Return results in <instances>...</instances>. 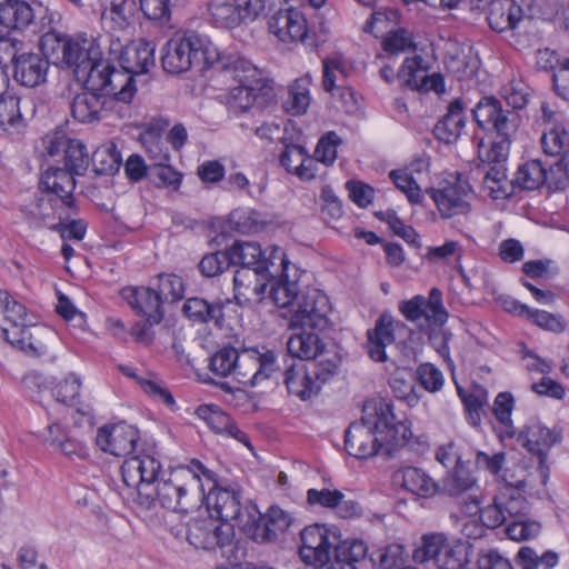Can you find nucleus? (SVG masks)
Here are the masks:
<instances>
[{
  "mask_svg": "<svg viewBox=\"0 0 569 569\" xmlns=\"http://www.w3.org/2000/svg\"><path fill=\"white\" fill-rule=\"evenodd\" d=\"M214 472L200 461L173 470L168 479H159L151 487V497L142 498L141 505L151 509L160 506L174 512H189L201 506L204 499L203 480H212Z\"/></svg>",
  "mask_w": 569,
  "mask_h": 569,
  "instance_id": "3",
  "label": "nucleus"
},
{
  "mask_svg": "<svg viewBox=\"0 0 569 569\" xmlns=\"http://www.w3.org/2000/svg\"><path fill=\"white\" fill-rule=\"evenodd\" d=\"M476 487L477 479L469 472L466 465H460L442 479L440 492L449 497H460Z\"/></svg>",
  "mask_w": 569,
  "mask_h": 569,
  "instance_id": "43",
  "label": "nucleus"
},
{
  "mask_svg": "<svg viewBox=\"0 0 569 569\" xmlns=\"http://www.w3.org/2000/svg\"><path fill=\"white\" fill-rule=\"evenodd\" d=\"M312 78L309 73L298 78L289 89V98L287 100V110L299 116L307 111L310 104V86Z\"/></svg>",
  "mask_w": 569,
  "mask_h": 569,
  "instance_id": "49",
  "label": "nucleus"
},
{
  "mask_svg": "<svg viewBox=\"0 0 569 569\" xmlns=\"http://www.w3.org/2000/svg\"><path fill=\"white\" fill-rule=\"evenodd\" d=\"M264 10V0H224L213 1L209 11L213 23L220 28L232 29L246 20L256 19Z\"/></svg>",
  "mask_w": 569,
  "mask_h": 569,
  "instance_id": "19",
  "label": "nucleus"
},
{
  "mask_svg": "<svg viewBox=\"0 0 569 569\" xmlns=\"http://www.w3.org/2000/svg\"><path fill=\"white\" fill-rule=\"evenodd\" d=\"M290 361L284 369V383L288 391L301 400L316 396L320 388L310 372L309 363L296 359H290Z\"/></svg>",
  "mask_w": 569,
  "mask_h": 569,
  "instance_id": "30",
  "label": "nucleus"
},
{
  "mask_svg": "<svg viewBox=\"0 0 569 569\" xmlns=\"http://www.w3.org/2000/svg\"><path fill=\"white\" fill-rule=\"evenodd\" d=\"M389 178L393 184L403 192L411 204H419L423 200V194L413 179L412 174L407 169H397L389 172Z\"/></svg>",
  "mask_w": 569,
  "mask_h": 569,
  "instance_id": "58",
  "label": "nucleus"
},
{
  "mask_svg": "<svg viewBox=\"0 0 569 569\" xmlns=\"http://www.w3.org/2000/svg\"><path fill=\"white\" fill-rule=\"evenodd\" d=\"M270 31L283 42L303 41L307 37V21L297 9L280 10L269 20Z\"/></svg>",
  "mask_w": 569,
  "mask_h": 569,
  "instance_id": "27",
  "label": "nucleus"
},
{
  "mask_svg": "<svg viewBox=\"0 0 569 569\" xmlns=\"http://www.w3.org/2000/svg\"><path fill=\"white\" fill-rule=\"evenodd\" d=\"M349 66L345 57L335 52L322 60V86L327 92H331L337 88V73L347 77L349 73Z\"/></svg>",
  "mask_w": 569,
  "mask_h": 569,
  "instance_id": "55",
  "label": "nucleus"
},
{
  "mask_svg": "<svg viewBox=\"0 0 569 569\" xmlns=\"http://www.w3.org/2000/svg\"><path fill=\"white\" fill-rule=\"evenodd\" d=\"M335 559L329 569H357L356 562L366 557L367 547L362 541H340L333 546Z\"/></svg>",
  "mask_w": 569,
  "mask_h": 569,
  "instance_id": "45",
  "label": "nucleus"
},
{
  "mask_svg": "<svg viewBox=\"0 0 569 569\" xmlns=\"http://www.w3.org/2000/svg\"><path fill=\"white\" fill-rule=\"evenodd\" d=\"M503 480L506 485L496 493L502 508L507 522L522 518L528 510V501L519 490L526 488L525 479L513 480L509 476V470L505 471Z\"/></svg>",
  "mask_w": 569,
  "mask_h": 569,
  "instance_id": "29",
  "label": "nucleus"
},
{
  "mask_svg": "<svg viewBox=\"0 0 569 569\" xmlns=\"http://www.w3.org/2000/svg\"><path fill=\"white\" fill-rule=\"evenodd\" d=\"M109 102L107 94L83 91L72 98L70 111L73 119L80 123L98 122L107 116Z\"/></svg>",
  "mask_w": 569,
  "mask_h": 569,
  "instance_id": "28",
  "label": "nucleus"
},
{
  "mask_svg": "<svg viewBox=\"0 0 569 569\" xmlns=\"http://www.w3.org/2000/svg\"><path fill=\"white\" fill-rule=\"evenodd\" d=\"M299 555L309 566L323 567L330 561L331 549L339 542V531L336 527L326 525H311L301 533Z\"/></svg>",
  "mask_w": 569,
  "mask_h": 569,
  "instance_id": "8",
  "label": "nucleus"
},
{
  "mask_svg": "<svg viewBox=\"0 0 569 569\" xmlns=\"http://www.w3.org/2000/svg\"><path fill=\"white\" fill-rule=\"evenodd\" d=\"M212 70L226 82L238 83L229 89L226 101L232 117L239 118L241 121L260 113V109L254 103L260 96L268 97L272 89L267 84V80L262 78L258 68L240 56L223 54L212 63Z\"/></svg>",
  "mask_w": 569,
  "mask_h": 569,
  "instance_id": "2",
  "label": "nucleus"
},
{
  "mask_svg": "<svg viewBox=\"0 0 569 569\" xmlns=\"http://www.w3.org/2000/svg\"><path fill=\"white\" fill-rule=\"evenodd\" d=\"M242 523H247V526H239L242 530L247 531L251 535V538L257 542H269L277 539V533L274 529H270V522L263 515H258L256 517L254 513H251L250 510H247V519H242Z\"/></svg>",
  "mask_w": 569,
  "mask_h": 569,
  "instance_id": "57",
  "label": "nucleus"
},
{
  "mask_svg": "<svg viewBox=\"0 0 569 569\" xmlns=\"http://www.w3.org/2000/svg\"><path fill=\"white\" fill-rule=\"evenodd\" d=\"M267 279L263 272H258L253 268H239L236 270L233 276V299L240 306L251 300L250 293L254 297H259L266 292L268 284L260 281Z\"/></svg>",
  "mask_w": 569,
  "mask_h": 569,
  "instance_id": "40",
  "label": "nucleus"
},
{
  "mask_svg": "<svg viewBox=\"0 0 569 569\" xmlns=\"http://www.w3.org/2000/svg\"><path fill=\"white\" fill-rule=\"evenodd\" d=\"M400 322H396L388 313H382L376 321L375 328L368 330L367 351L369 357L378 362L387 360L386 348L392 345L395 338V327Z\"/></svg>",
  "mask_w": 569,
  "mask_h": 569,
  "instance_id": "32",
  "label": "nucleus"
},
{
  "mask_svg": "<svg viewBox=\"0 0 569 569\" xmlns=\"http://www.w3.org/2000/svg\"><path fill=\"white\" fill-rule=\"evenodd\" d=\"M66 209L60 201L50 194L43 192L34 194V198L23 206L22 212L37 227L54 224L58 220V213Z\"/></svg>",
  "mask_w": 569,
  "mask_h": 569,
  "instance_id": "36",
  "label": "nucleus"
},
{
  "mask_svg": "<svg viewBox=\"0 0 569 569\" xmlns=\"http://www.w3.org/2000/svg\"><path fill=\"white\" fill-rule=\"evenodd\" d=\"M230 256L231 266L240 268H253L258 271L261 262L262 250L260 244L252 241H236L227 249Z\"/></svg>",
  "mask_w": 569,
  "mask_h": 569,
  "instance_id": "46",
  "label": "nucleus"
},
{
  "mask_svg": "<svg viewBox=\"0 0 569 569\" xmlns=\"http://www.w3.org/2000/svg\"><path fill=\"white\" fill-rule=\"evenodd\" d=\"M399 311L410 322L425 319L436 326L445 325L449 316L442 302V293L438 288H432L427 298L417 295L409 300L401 301Z\"/></svg>",
  "mask_w": 569,
  "mask_h": 569,
  "instance_id": "17",
  "label": "nucleus"
},
{
  "mask_svg": "<svg viewBox=\"0 0 569 569\" xmlns=\"http://www.w3.org/2000/svg\"><path fill=\"white\" fill-rule=\"evenodd\" d=\"M319 331V329L301 328V332L292 335L287 342L290 359L311 361L323 352L327 348Z\"/></svg>",
  "mask_w": 569,
  "mask_h": 569,
  "instance_id": "38",
  "label": "nucleus"
},
{
  "mask_svg": "<svg viewBox=\"0 0 569 569\" xmlns=\"http://www.w3.org/2000/svg\"><path fill=\"white\" fill-rule=\"evenodd\" d=\"M91 161L97 174L108 176L118 172L122 160L114 144H104L93 151Z\"/></svg>",
  "mask_w": 569,
  "mask_h": 569,
  "instance_id": "50",
  "label": "nucleus"
},
{
  "mask_svg": "<svg viewBox=\"0 0 569 569\" xmlns=\"http://www.w3.org/2000/svg\"><path fill=\"white\" fill-rule=\"evenodd\" d=\"M412 557L418 563L433 561L439 569H467L468 546L449 541L442 533H429L422 536Z\"/></svg>",
  "mask_w": 569,
  "mask_h": 569,
  "instance_id": "4",
  "label": "nucleus"
},
{
  "mask_svg": "<svg viewBox=\"0 0 569 569\" xmlns=\"http://www.w3.org/2000/svg\"><path fill=\"white\" fill-rule=\"evenodd\" d=\"M539 124L541 127L540 146L545 154L559 157L569 151V121L562 112L542 102Z\"/></svg>",
  "mask_w": 569,
  "mask_h": 569,
  "instance_id": "11",
  "label": "nucleus"
},
{
  "mask_svg": "<svg viewBox=\"0 0 569 569\" xmlns=\"http://www.w3.org/2000/svg\"><path fill=\"white\" fill-rule=\"evenodd\" d=\"M230 300L208 301L203 298L192 297L186 300L182 307L183 315L193 322L209 323L221 328L224 321L223 309Z\"/></svg>",
  "mask_w": 569,
  "mask_h": 569,
  "instance_id": "34",
  "label": "nucleus"
},
{
  "mask_svg": "<svg viewBox=\"0 0 569 569\" xmlns=\"http://www.w3.org/2000/svg\"><path fill=\"white\" fill-rule=\"evenodd\" d=\"M123 297L137 313L146 317L150 325L160 323L163 319V302L154 287L124 289Z\"/></svg>",
  "mask_w": 569,
  "mask_h": 569,
  "instance_id": "26",
  "label": "nucleus"
},
{
  "mask_svg": "<svg viewBox=\"0 0 569 569\" xmlns=\"http://www.w3.org/2000/svg\"><path fill=\"white\" fill-rule=\"evenodd\" d=\"M161 463L150 455H134L121 466L122 480L137 490L139 499L151 497V487L159 478Z\"/></svg>",
  "mask_w": 569,
  "mask_h": 569,
  "instance_id": "14",
  "label": "nucleus"
},
{
  "mask_svg": "<svg viewBox=\"0 0 569 569\" xmlns=\"http://www.w3.org/2000/svg\"><path fill=\"white\" fill-rule=\"evenodd\" d=\"M307 502L311 507L335 510L341 518L359 517L362 513L361 506L337 490L330 488H311L307 491Z\"/></svg>",
  "mask_w": 569,
  "mask_h": 569,
  "instance_id": "24",
  "label": "nucleus"
},
{
  "mask_svg": "<svg viewBox=\"0 0 569 569\" xmlns=\"http://www.w3.org/2000/svg\"><path fill=\"white\" fill-rule=\"evenodd\" d=\"M21 102V98L8 91L0 97V127L3 130L19 132L26 127Z\"/></svg>",
  "mask_w": 569,
  "mask_h": 569,
  "instance_id": "42",
  "label": "nucleus"
},
{
  "mask_svg": "<svg viewBox=\"0 0 569 569\" xmlns=\"http://www.w3.org/2000/svg\"><path fill=\"white\" fill-rule=\"evenodd\" d=\"M44 144L48 154L51 157L63 153L64 168L77 176L84 174L90 163V156L81 140L64 134H54L47 136Z\"/></svg>",
  "mask_w": 569,
  "mask_h": 569,
  "instance_id": "23",
  "label": "nucleus"
},
{
  "mask_svg": "<svg viewBox=\"0 0 569 569\" xmlns=\"http://www.w3.org/2000/svg\"><path fill=\"white\" fill-rule=\"evenodd\" d=\"M308 363L310 366V372L313 375V379L321 389L323 383L338 373L341 365V357L336 349H326Z\"/></svg>",
  "mask_w": 569,
  "mask_h": 569,
  "instance_id": "44",
  "label": "nucleus"
},
{
  "mask_svg": "<svg viewBox=\"0 0 569 569\" xmlns=\"http://www.w3.org/2000/svg\"><path fill=\"white\" fill-rule=\"evenodd\" d=\"M18 41H0V52L10 57L13 79L27 88H36L47 81L50 62L42 52L26 51Z\"/></svg>",
  "mask_w": 569,
  "mask_h": 569,
  "instance_id": "5",
  "label": "nucleus"
},
{
  "mask_svg": "<svg viewBox=\"0 0 569 569\" xmlns=\"http://www.w3.org/2000/svg\"><path fill=\"white\" fill-rule=\"evenodd\" d=\"M234 525L221 523L212 516L193 519L188 523L187 540L198 549L212 550L219 548L221 553L234 548Z\"/></svg>",
  "mask_w": 569,
  "mask_h": 569,
  "instance_id": "7",
  "label": "nucleus"
},
{
  "mask_svg": "<svg viewBox=\"0 0 569 569\" xmlns=\"http://www.w3.org/2000/svg\"><path fill=\"white\" fill-rule=\"evenodd\" d=\"M231 267L228 250L206 254L199 262L200 272L208 278L217 277Z\"/></svg>",
  "mask_w": 569,
  "mask_h": 569,
  "instance_id": "64",
  "label": "nucleus"
},
{
  "mask_svg": "<svg viewBox=\"0 0 569 569\" xmlns=\"http://www.w3.org/2000/svg\"><path fill=\"white\" fill-rule=\"evenodd\" d=\"M237 359L238 350L232 347H224L210 358L209 368L211 372L219 377H228L234 375Z\"/></svg>",
  "mask_w": 569,
  "mask_h": 569,
  "instance_id": "61",
  "label": "nucleus"
},
{
  "mask_svg": "<svg viewBox=\"0 0 569 569\" xmlns=\"http://www.w3.org/2000/svg\"><path fill=\"white\" fill-rule=\"evenodd\" d=\"M515 407V399L510 392H499L493 401V415L498 422L506 429L509 438L515 436V427L511 413Z\"/></svg>",
  "mask_w": 569,
  "mask_h": 569,
  "instance_id": "60",
  "label": "nucleus"
},
{
  "mask_svg": "<svg viewBox=\"0 0 569 569\" xmlns=\"http://www.w3.org/2000/svg\"><path fill=\"white\" fill-rule=\"evenodd\" d=\"M268 280L269 297L272 301L280 308L293 307L300 293L298 273L295 277L293 271H289Z\"/></svg>",
  "mask_w": 569,
  "mask_h": 569,
  "instance_id": "41",
  "label": "nucleus"
},
{
  "mask_svg": "<svg viewBox=\"0 0 569 569\" xmlns=\"http://www.w3.org/2000/svg\"><path fill=\"white\" fill-rule=\"evenodd\" d=\"M156 290L163 303L177 302L184 296V283L177 274L160 273L157 277Z\"/></svg>",
  "mask_w": 569,
  "mask_h": 569,
  "instance_id": "56",
  "label": "nucleus"
},
{
  "mask_svg": "<svg viewBox=\"0 0 569 569\" xmlns=\"http://www.w3.org/2000/svg\"><path fill=\"white\" fill-rule=\"evenodd\" d=\"M139 430L124 421L107 423L98 428L96 443L99 449L114 457H127L137 451Z\"/></svg>",
  "mask_w": 569,
  "mask_h": 569,
  "instance_id": "15",
  "label": "nucleus"
},
{
  "mask_svg": "<svg viewBox=\"0 0 569 569\" xmlns=\"http://www.w3.org/2000/svg\"><path fill=\"white\" fill-rule=\"evenodd\" d=\"M208 486V493H204L203 502L208 510L217 517L221 523H231L234 521L237 526H247L242 523L244 513L241 507V495L234 487H221L218 485L216 475L212 480H203Z\"/></svg>",
  "mask_w": 569,
  "mask_h": 569,
  "instance_id": "10",
  "label": "nucleus"
},
{
  "mask_svg": "<svg viewBox=\"0 0 569 569\" xmlns=\"http://www.w3.org/2000/svg\"><path fill=\"white\" fill-rule=\"evenodd\" d=\"M126 0L112 2L110 8L101 14V21L104 28L111 31H123L130 24V10H128Z\"/></svg>",
  "mask_w": 569,
  "mask_h": 569,
  "instance_id": "59",
  "label": "nucleus"
},
{
  "mask_svg": "<svg viewBox=\"0 0 569 569\" xmlns=\"http://www.w3.org/2000/svg\"><path fill=\"white\" fill-rule=\"evenodd\" d=\"M34 14L32 8L23 1L11 0V2L0 8V20L10 29H23L33 21Z\"/></svg>",
  "mask_w": 569,
  "mask_h": 569,
  "instance_id": "47",
  "label": "nucleus"
},
{
  "mask_svg": "<svg viewBox=\"0 0 569 569\" xmlns=\"http://www.w3.org/2000/svg\"><path fill=\"white\" fill-rule=\"evenodd\" d=\"M203 56L202 39L194 32L173 37L162 49L161 62L164 71L178 74L188 71Z\"/></svg>",
  "mask_w": 569,
  "mask_h": 569,
  "instance_id": "9",
  "label": "nucleus"
},
{
  "mask_svg": "<svg viewBox=\"0 0 569 569\" xmlns=\"http://www.w3.org/2000/svg\"><path fill=\"white\" fill-rule=\"evenodd\" d=\"M80 378L74 373H69L64 379L57 382L51 391L57 401L74 406L80 393Z\"/></svg>",
  "mask_w": 569,
  "mask_h": 569,
  "instance_id": "62",
  "label": "nucleus"
},
{
  "mask_svg": "<svg viewBox=\"0 0 569 569\" xmlns=\"http://www.w3.org/2000/svg\"><path fill=\"white\" fill-rule=\"evenodd\" d=\"M196 415L216 433H226L238 441L250 446L247 435L234 425L231 417L216 405H201Z\"/></svg>",
  "mask_w": 569,
  "mask_h": 569,
  "instance_id": "37",
  "label": "nucleus"
},
{
  "mask_svg": "<svg viewBox=\"0 0 569 569\" xmlns=\"http://www.w3.org/2000/svg\"><path fill=\"white\" fill-rule=\"evenodd\" d=\"M410 437V428L396 420L392 405L383 398H372L363 403L361 420L346 430L345 446L358 459L379 453L391 457Z\"/></svg>",
  "mask_w": 569,
  "mask_h": 569,
  "instance_id": "1",
  "label": "nucleus"
},
{
  "mask_svg": "<svg viewBox=\"0 0 569 569\" xmlns=\"http://www.w3.org/2000/svg\"><path fill=\"white\" fill-rule=\"evenodd\" d=\"M279 271L280 273L293 271L295 277L298 273L297 267L288 260L283 249L280 247H273L269 257L266 258L262 254L258 272H263L268 279L274 278Z\"/></svg>",
  "mask_w": 569,
  "mask_h": 569,
  "instance_id": "54",
  "label": "nucleus"
},
{
  "mask_svg": "<svg viewBox=\"0 0 569 569\" xmlns=\"http://www.w3.org/2000/svg\"><path fill=\"white\" fill-rule=\"evenodd\" d=\"M149 181L157 188H168L177 191L182 182V173L169 164V161L151 163Z\"/></svg>",
  "mask_w": 569,
  "mask_h": 569,
  "instance_id": "53",
  "label": "nucleus"
},
{
  "mask_svg": "<svg viewBox=\"0 0 569 569\" xmlns=\"http://www.w3.org/2000/svg\"><path fill=\"white\" fill-rule=\"evenodd\" d=\"M426 192L435 201L442 218L467 214L471 209L469 203L471 187L460 173L438 188L427 189Z\"/></svg>",
  "mask_w": 569,
  "mask_h": 569,
  "instance_id": "12",
  "label": "nucleus"
},
{
  "mask_svg": "<svg viewBox=\"0 0 569 569\" xmlns=\"http://www.w3.org/2000/svg\"><path fill=\"white\" fill-rule=\"evenodd\" d=\"M393 482L420 498H430L440 492V486L422 469L405 467L393 473Z\"/></svg>",
  "mask_w": 569,
  "mask_h": 569,
  "instance_id": "31",
  "label": "nucleus"
},
{
  "mask_svg": "<svg viewBox=\"0 0 569 569\" xmlns=\"http://www.w3.org/2000/svg\"><path fill=\"white\" fill-rule=\"evenodd\" d=\"M477 124L482 129H492L498 136L510 137L517 129L518 116L503 109L496 97H483L472 109Z\"/></svg>",
  "mask_w": 569,
  "mask_h": 569,
  "instance_id": "16",
  "label": "nucleus"
},
{
  "mask_svg": "<svg viewBox=\"0 0 569 569\" xmlns=\"http://www.w3.org/2000/svg\"><path fill=\"white\" fill-rule=\"evenodd\" d=\"M74 172L67 168L50 167L41 176L40 186L43 191L58 199L66 210L72 209L76 189Z\"/></svg>",
  "mask_w": 569,
  "mask_h": 569,
  "instance_id": "25",
  "label": "nucleus"
},
{
  "mask_svg": "<svg viewBox=\"0 0 569 569\" xmlns=\"http://www.w3.org/2000/svg\"><path fill=\"white\" fill-rule=\"evenodd\" d=\"M423 62L425 60L420 56L405 59L398 71V78L406 88L421 90V84L427 76V68Z\"/></svg>",
  "mask_w": 569,
  "mask_h": 569,
  "instance_id": "51",
  "label": "nucleus"
},
{
  "mask_svg": "<svg viewBox=\"0 0 569 569\" xmlns=\"http://www.w3.org/2000/svg\"><path fill=\"white\" fill-rule=\"evenodd\" d=\"M90 42L82 38H72L68 34L50 30L40 39L41 52L46 59L54 64L77 67L91 64L89 60Z\"/></svg>",
  "mask_w": 569,
  "mask_h": 569,
  "instance_id": "6",
  "label": "nucleus"
},
{
  "mask_svg": "<svg viewBox=\"0 0 569 569\" xmlns=\"http://www.w3.org/2000/svg\"><path fill=\"white\" fill-rule=\"evenodd\" d=\"M119 63L132 74L144 73L154 64V46L146 40L132 41L121 49Z\"/></svg>",
  "mask_w": 569,
  "mask_h": 569,
  "instance_id": "33",
  "label": "nucleus"
},
{
  "mask_svg": "<svg viewBox=\"0 0 569 569\" xmlns=\"http://www.w3.org/2000/svg\"><path fill=\"white\" fill-rule=\"evenodd\" d=\"M552 178L553 167L548 170L539 159H532L519 166L511 183L526 190H536L542 186L551 190Z\"/></svg>",
  "mask_w": 569,
  "mask_h": 569,
  "instance_id": "39",
  "label": "nucleus"
},
{
  "mask_svg": "<svg viewBox=\"0 0 569 569\" xmlns=\"http://www.w3.org/2000/svg\"><path fill=\"white\" fill-rule=\"evenodd\" d=\"M76 213L74 203L72 209L58 213V220L50 224V229L57 231L63 240L81 241L87 231V222L82 219H71Z\"/></svg>",
  "mask_w": 569,
  "mask_h": 569,
  "instance_id": "48",
  "label": "nucleus"
},
{
  "mask_svg": "<svg viewBox=\"0 0 569 569\" xmlns=\"http://www.w3.org/2000/svg\"><path fill=\"white\" fill-rule=\"evenodd\" d=\"M466 104L457 98L449 103L447 113L435 126V137L445 143L457 141L466 127Z\"/></svg>",
  "mask_w": 569,
  "mask_h": 569,
  "instance_id": "35",
  "label": "nucleus"
},
{
  "mask_svg": "<svg viewBox=\"0 0 569 569\" xmlns=\"http://www.w3.org/2000/svg\"><path fill=\"white\" fill-rule=\"evenodd\" d=\"M519 441L530 453L539 459V467L543 469L549 450L562 439V429L549 428L540 420H530L520 431Z\"/></svg>",
  "mask_w": 569,
  "mask_h": 569,
  "instance_id": "22",
  "label": "nucleus"
},
{
  "mask_svg": "<svg viewBox=\"0 0 569 569\" xmlns=\"http://www.w3.org/2000/svg\"><path fill=\"white\" fill-rule=\"evenodd\" d=\"M27 340L22 351L31 357H42L48 355L50 342L54 339V333L41 326L28 328Z\"/></svg>",
  "mask_w": 569,
  "mask_h": 569,
  "instance_id": "52",
  "label": "nucleus"
},
{
  "mask_svg": "<svg viewBox=\"0 0 569 569\" xmlns=\"http://www.w3.org/2000/svg\"><path fill=\"white\" fill-rule=\"evenodd\" d=\"M499 140L492 142L490 148L483 149L482 143H479V158L488 166H506L510 149V137L499 136Z\"/></svg>",
  "mask_w": 569,
  "mask_h": 569,
  "instance_id": "63",
  "label": "nucleus"
},
{
  "mask_svg": "<svg viewBox=\"0 0 569 569\" xmlns=\"http://www.w3.org/2000/svg\"><path fill=\"white\" fill-rule=\"evenodd\" d=\"M328 297L316 289L300 296L293 306L292 323L301 328L323 330L328 325Z\"/></svg>",
  "mask_w": 569,
  "mask_h": 569,
  "instance_id": "21",
  "label": "nucleus"
},
{
  "mask_svg": "<svg viewBox=\"0 0 569 569\" xmlns=\"http://www.w3.org/2000/svg\"><path fill=\"white\" fill-rule=\"evenodd\" d=\"M278 369L277 356L272 350L244 349L238 351L233 376L240 383L254 387L270 378Z\"/></svg>",
  "mask_w": 569,
  "mask_h": 569,
  "instance_id": "13",
  "label": "nucleus"
},
{
  "mask_svg": "<svg viewBox=\"0 0 569 569\" xmlns=\"http://www.w3.org/2000/svg\"><path fill=\"white\" fill-rule=\"evenodd\" d=\"M471 11H485L490 29L505 32L517 28L523 17L515 0H469Z\"/></svg>",
  "mask_w": 569,
  "mask_h": 569,
  "instance_id": "18",
  "label": "nucleus"
},
{
  "mask_svg": "<svg viewBox=\"0 0 569 569\" xmlns=\"http://www.w3.org/2000/svg\"><path fill=\"white\" fill-rule=\"evenodd\" d=\"M89 81L97 86V89L104 90L121 102H130L136 93V83L131 72L104 67L99 69L92 62L89 64Z\"/></svg>",
  "mask_w": 569,
  "mask_h": 569,
  "instance_id": "20",
  "label": "nucleus"
}]
</instances>
